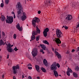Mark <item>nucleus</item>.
Segmentation results:
<instances>
[{"label": "nucleus", "instance_id": "13d9d810", "mask_svg": "<svg viewBox=\"0 0 79 79\" xmlns=\"http://www.w3.org/2000/svg\"><path fill=\"white\" fill-rule=\"evenodd\" d=\"M42 52V54H44L45 53V52L44 51L43 52Z\"/></svg>", "mask_w": 79, "mask_h": 79}, {"label": "nucleus", "instance_id": "c9c22d12", "mask_svg": "<svg viewBox=\"0 0 79 79\" xmlns=\"http://www.w3.org/2000/svg\"><path fill=\"white\" fill-rule=\"evenodd\" d=\"M56 67H58V68H60V64H57V65H56Z\"/></svg>", "mask_w": 79, "mask_h": 79}, {"label": "nucleus", "instance_id": "09e8293b", "mask_svg": "<svg viewBox=\"0 0 79 79\" xmlns=\"http://www.w3.org/2000/svg\"><path fill=\"white\" fill-rule=\"evenodd\" d=\"M1 58H2V56L0 55V62L1 61Z\"/></svg>", "mask_w": 79, "mask_h": 79}, {"label": "nucleus", "instance_id": "e433bc0d", "mask_svg": "<svg viewBox=\"0 0 79 79\" xmlns=\"http://www.w3.org/2000/svg\"><path fill=\"white\" fill-rule=\"evenodd\" d=\"M76 52H78V51H79V47H78L76 49Z\"/></svg>", "mask_w": 79, "mask_h": 79}, {"label": "nucleus", "instance_id": "ddd939ff", "mask_svg": "<svg viewBox=\"0 0 79 79\" xmlns=\"http://www.w3.org/2000/svg\"><path fill=\"white\" fill-rule=\"evenodd\" d=\"M27 18L26 13L23 12V16L21 17V19L23 21H24Z\"/></svg>", "mask_w": 79, "mask_h": 79}, {"label": "nucleus", "instance_id": "a19ab883", "mask_svg": "<svg viewBox=\"0 0 79 79\" xmlns=\"http://www.w3.org/2000/svg\"><path fill=\"white\" fill-rule=\"evenodd\" d=\"M75 52V50L74 49H73L72 50L71 52L72 53H73V52Z\"/></svg>", "mask_w": 79, "mask_h": 79}, {"label": "nucleus", "instance_id": "5fc2aeb1", "mask_svg": "<svg viewBox=\"0 0 79 79\" xmlns=\"http://www.w3.org/2000/svg\"><path fill=\"white\" fill-rule=\"evenodd\" d=\"M10 47H13V45H11V44H10Z\"/></svg>", "mask_w": 79, "mask_h": 79}, {"label": "nucleus", "instance_id": "b1692460", "mask_svg": "<svg viewBox=\"0 0 79 79\" xmlns=\"http://www.w3.org/2000/svg\"><path fill=\"white\" fill-rule=\"evenodd\" d=\"M40 69L43 72H44V73H46V70L45 69L43 68V67H41Z\"/></svg>", "mask_w": 79, "mask_h": 79}, {"label": "nucleus", "instance_id": "49530a36", "mask_svg": "<svg viewBox=\"0 0 79 79\" xmlns=\"http://www.w3.org/2000/svg\"><path fill=\"white\" fill-rule=\"evenodd\" d=\"M65 29H68V27L66 26L65 27Z\"/></svg>", "mask_w": 79, "mask_h": 79}, {"label": "nucleus", "instance_id": "412c9836", "mask_svg": "<svg viewBox=\"0 0 79 79\" xmlns=\"http://www.w3.org/2000/svg\"><path fill=\"white\" fill-rule=\"evenodd\" d=\"M1 19L2 21H5L6 18L4 15H2L1 16Z\"/></svg>", "mask_w": 79, "mask_h": 79}, {"label": "nucleus", "instance_id": "6e6552de", "mask_svg": "<svg viewBox=\"0 0 79 79\" xmlns=\"http://www.w3.org/2000/svg\"><path fill=\"white\" fill-rule=\"evenodd\" d=\"M13 71L14 74H16L17 73V70L16 69H19V65H17L16 66H13L12 67Z\"/></svg>", "mask_w": 79, "mask_h": 79}, {"label": "nucleus", "instance_id": "338daca9", "mask_svg": "<svg viewBox=\"0 0 79 79\" xmlns=\"http://www.w3.org/2000/svg\"><path fill=\"white\" fill-rule=\"evenodd\" d=\"M2 3H3V0H2Z\"/></svg>", "mask_w": 79, "mask_h": 79}, {"label": "nucleus", "instance_id": "bf43d9fd", "mask_svg": "<svg viewBox=\"0 0 79 79\" xmlns=\"http://www.w3.org/2000/svg\"><path fill=\"white\" fill-rule=\"evenodd\" d=\"M15 78H16V77H15L14 76L13 77V79H15Z\"/></svg>", "mask_w": 79, "mask_h": 79}, {"label": "nucleus", "instance_id": "9b49d317", "mask_svg": "<svg viewBox=\"0 0 79 79\" xmlns=\"http://www.w3.org/2000/svg\"><path fill=\"white\" fill-rule=\"evenodd\" d=\"M52 4V2H51L50 0H48L46 2L45 5L46 6H50Z\"/></svg>", "mask_w": 79, "mask_h": 79}, {"label": "nucleus", "instance_id": "72a5a7b5", "mask_svg": "<svg viewBox=\"0 0 79 79\" xmlns=\"http://www.w3.org/2000/svg\"><path fill=\"white\" fill-rule=\"evenodd\" d=\"M39 36H37L36 37V40L38 41L39 40Z\"/></svg>", "mask_w": 79, "mask_h": 79}, {"label": "nucleus", "instance_id": "f704fd0d", "mask_svg": "<svg viewBox=\"0 0 79 79\" xmlns=\"http://www.w3.org/2000/svg\"><path fill=\"white\" fill-rule=\"evenodd\" d=\"M2 36L4 37H5V33H4L3 31H2Z\"/></svg>", "mask_w": 79, "mask_h": 79}, {"label": "nucleus", "instance_id": "4468645a", "mask_svg": "<svg viewBox=\"0 0 79 79\" xmlns=\"http://www.w3.org/2000/svg\"><path fill=\"white\" fill-rule=\"evenodd\" d=\"M67 71H68L66 72L67 74V76H70V73H69V72L70 73H73V71H72V70H71V69L70 68H69V67H68Z\"/></svg>", "mask_w": 79, "mask_h": 79}, {"label": "nucleus", "instance_id": "c85d7f7f", "mask_svg": "<svg viewBox=\"0 0 79 79\" xmlns=\"http://www.w3.org/2000/svg\"><path fill=\"white\" fill-rule=\"evenodd\" d=\"M10 0H5V3L6 4V5H8V3H9V1Z\"/></svg>", "mask_w": 79, "mask_h": 79}, {"label": "nucleus", "instance_id": "4d7b16f0", "mask_svg": "<svg viewBox=\"0 0 79 79\" xmlns=\"http://www.w3.org/2000/svg\"><path fill=\"white\" fill-rule=\"evenodd\" d=\"M77 56V55H73V56Z\"/></svg>", "mask_w": 79, "mask_h": 79}, {"label": "nucleus", "instance_id": "680f3d73", "mask_svg": "<svg viewBox=\"0 0 79 79\" xmlns=\"http://www.w3.org/2000/svg\"><path fill=\"white\" fill-rule=\"evenodd\" d=\"M66 26H63V27H64V28H65V27H66Z\"/></svg>", "mask_w": 79, "mask_h": 79}, {"label": "nucleus", "instance_id": "ea45409f", "mask_svg": "<svg viewBox=\"0 0 79 79\" xmlns=\"http://www.w3.org/2000/svg\"><path fill=\"white\" fill-rule=\"evenodd\" d=\"M32 66V64H31V63L29 64H28L27 65V66Z\"/></svg>", "mask_w": 79, "mask_h": 79}, {"label": "nucleus", "instance_id": "a878e982", "mask_svg": "<svg viewBox=\"0 0 79 79\" xmlns=\"http://www.w3.org/2000/svg\"><path fill=\"white\" fill-rule=\"evenodd\" d=\"M73 75L75 77H77V74L76 73H73Z\"/></svg>", "mask_w": 79, "mask_h": 79}, {"label": "nucleus", "instance_id": "5701e85b", "mask_svg": "<svg viewBox=\"0 0 79 79\" xmlns=\"http://www.w3.org/2000/svg\"><path fill=\"white\" fill-rule=\"evenodd\" d=\"M5 45V43L2 40H0V45Z\"/></svg>", "mask_w": 79, "mask_h": 79}, {"label": "nucleus", "instance_id": "cd10ccee", "mask_svg": "<svg viewBox=\"0 0 79 79\" xmlns=\"http://www.w3.org/2000/svg\"><path fill=\"white\" fill-rule=\"evenodd\" d=\"M16 27H17V29L20 27V26L19 25V23H18L16 25Z\"/></svg>", "mask_w": 79, "mask_h": 79}, {"label": "nucleus", "instance_id": "69168bd1", "mask_svg": "<svg viewBox=\"0 0 79 79\" xmlns=\"http://www.w3.org/2000/svg\"><path fill=\"white\" fill-rule=\"evenodd\" d=\"M9 63H10V64H11V62H10Z\"/></svg>", "mask_w": 79, "mask_h": 79}, {"label": "nucleus", "instance_id": "f257e3e1", "mask_svg": "<svg viewBox=\"0 0 79 79\" xmlns=\"http://www.w3.org/2000/svg\"><path fill=\"white\" fill-rule=\"evenodd\" d=\"M16 7L17 9H18L19 10L17 12V16L18 18H19L21 16V11H23V7L20 2H17V5H16Z\"/></svg>", "mask_w": 79, "mask_h": 79}, {"label": "nucleus", "instance_id": "6ab92c4d", "mask_svg": "<svg viewBox=\"0 0 79 79\" xmlns=\"http://www.w3.org/2000/svg\"><path fill=\"white\" fill-rule=\"evenodd\" d=\"M55 53L56 54V55L57 56L58 58H61V56L59 53L58 52L56 51H55Z\"/></svg>", "mask_w": 79, "mask_h": 79}, {"label": "nucleus", "instance_id": "a18cd8bd", "mask_svg": "<svg viewBox=\"0 0 79 79\" xmlns=\"http://www.w3.org/2000/svg\"><path fill=\"white\" fill-rule=\"evenodd\" d=\"M66 53L67 54H69V51H67Z\"/></svg>", "mask_w": 79, "mask_h": 79}, {"label": "nucleus", "instance_id": "393cba45", "mask_svg": "<svg viewBox=\"0 0 79 79\" xmlns=\"http://www.w3.org/2000/svg\"><path fill=\"white\" fill-rule=\"evenodd\" d=\"M43 43L45 44H47V45H49V43L46 40H44L43 41Z\"/></svg>", "mask_w": 79, "mask_h": 79}, {"label": "nucleus", "instance_id": "4c0bfd02", "mask_svg": "<svg viewBox=\"0 0 79 79\" xmlns=\"http://www.w3.org/2000/svg\"><path fill=\"white\" fill-rule=\"evenodd\" d=\"M76 28H77L78 27H79V22L78 23V25H77V26L76 27Z\"/></svg>", "mask_w": 79, "mask_h": 79}, {"label": "nucleus", "instance_id": "aec40b11", "mask_svg": "<svg viewBox=\"0 0 79 79\" xmlns=\"http://www.w3.org/2000/svg\"><path fill=\"white\" fill-rule=\"evenodd\" d=\"M35 68L36 71H37L39 73H40V71H39V69H40V67H39L38 65H36L35 66Z\"/></svg>", "mask_w": 79, "mask_h": 79}, {"label": "nucleus", "instance_id": "7c9ffc66", "mask_svg": "<svg viewBox=\"0 0 79 79\" xmlns=\"http://www.w3.org/2000/svg\"><path fill=\"white\" fill-rule=\"evenodd\" d=\"M14 39H16V35L15 34H14L13 36Z\"/></svg>", "mask_w": 79, "mask_h": 79}, {"label": "nucleus", "instance_id": "20e7f679", "mask_svg": "<svg viewBox=\"0 0 79 79\" xmlns=\"http://www.w3.org/2000/svg\"><path fill=\"white\" fill-rule=\"evenodd\" d=\"M6 23L11 24L13 22V17L7 16V19L6 20Z\"/></svg>", "mask_w": 79, "mask_h": 79}, {"label": "nucleus", "instance_id": "1a4fd4ad", "mask_svg": "<svg viewBox=\"0 0 79 79\" xmlns=\"http://www.w3.org/2000/svg\"><path fill=\"white\" fill-rule=\"evenodd\" d=\"M53 41L54 42H56L57 44V45L60 46V45L58 44H60L61 43V41L60 40V39L57 38H52Z\"/></svg>", "mask_w": 79, "mask_h": 79}, {"label": "nucleus", "instance_id": "79ce46f5", "mask_svg": "<svg viewBox=\"0 0 79 79\" xmlns=\"http://www.w3.org/2000/svg\"><path fill=\"white\" fill-rule=\"evenodd\" d=\"M27 57L29 58V59H30V60H31V56H27Z\"/></svg>", "mask_w": 79, "mask_h": 79}, {"label": "nucleus", "instance_id": "603ef678", "mask_svg": "<svg viewBox=\"0 0 79 79\" xmlns=\"http://www.w3.org/2000/svg\"><path fill=\"white\" fill-rule=\"evenodd\" d=\"M7 59H8V58H9V54L7 55Z\"/></svg>", "mask_w": 79, "mask_h": 79}, {"label": "nucleus", "instance_id": "c756f323", "mask_svg": "<svg viewBox=\"0 0 79 79\" xmlns=\"http://www.w3.org/2000/svg\"><path fill=\"white\" fill-rule=\"evenodd\" d=\"M0 6L1 8H3V6H4V4H3V3H2L1 4Z\"/></svg>", "mask_w": 79, "mask_h": 79}, {"label": "nucleus", "instance_id": "0e129e2a", "mask_svg": "<svg viewBox=\"0 0 79 79\" xmlns=\"http://www.w3.org/2000/svg\"><path fill=\"white\" fill-rule=\"evenodd\" d=\"M52 50H53V51H54V48H52Z\"/></svg>", "mask_w": 79, "mask_h": 79}, {"label": "nucleus", "instance_id": "37998d69", "mask_svg": "<svg viewBox=\"0 0 79 79\" xmlns=\"http://www.w3.org/2000/svg\"><path fill=\"white\" fill-rule=\"evenodd\" d=\"M40 52H44V50H43V49H41L40 50Z\"/></svg>", "mask_w": 79, "mask_h": 79}, {"label": "nucleus", "instance_id": "4be33fe9", "mask_svg": "<svg viewBox=\"0 0 79 79\" xmlns=\"http://www.w3.org/2000/svg\"><path fill=\"white\" fill-rule=\"evenodd\" d=\"M40 45L41 47V48H43V49L44 50H45V48H46V46H45V45L44 44H40Z\"/></svg>", "mask_w": 79, "mask_h": 79}, {"label": "nucleus", "instance_id": "9d476101", "mask_svg": "<svg viewBox=\"0 0 79 79\" xmlns=\"http://www.w3.org/2000/svg\"><path fill=\"white\" fill-rule=\"evenodd\" d=\"M6 44L7 46V48L8 50V52H10V53L12 52H13V49L11 48L10 47V44L9 43L8 44L6 43Z\"/></svg>", "mask_w": 79, "mask_h": 79}, {"label": "nucleus", "instance_id": "f8f14e48", "mask_svg": "<svg viewBox=\"0 0 79 79\" xmlns=\"http://www.w3.org/2000/svg\"><path fill=\"white\" fill-rule=\"evenodd\" d=\"M49 31V29L48 28H46L44 29V31L43 32V34L44 37H46L47 35V32Z\"/></svg>", "mask_w": 79, "mask_h": 79}, {"label": "nucleus", "instance_id": "bb28decb", "mask_svg": "<svg viewBox=\"0 0 79 79\" xmlns=\"http://www.w3.org/2000/svg\"><path fill=\"white\" fill-rule=\"evenodd\" d=\"M17 29L19 30V31H23V27H20L19 28H18Z\"/></svg>", "mask_w": 79, "mask_h": 79}, {"label": "nucleus", "instance_id": "e2e57ef3", "mask_svg": "<svg viewBox=\"0 0 79 79\" xmlns=\"http://www.w3.org/2000/svg\"><path fill=\"white\" fill-rule=\"evenodd\" d=\"M67 63V62L66 61H65V63L64 64H66V63Z\"/></svg>", "mask_w": 79, "mask_h": 79}, {"label": "nucleus", "instance_id": "f03ea898", "mask_svg": "<svg viewBox=\"0 0 79 79\" xmlns=\"http://www.w3.org/2000/svg\"><path fill=\"white\" fill-rule=\"evenodd\" d=\"M36 31H33L32 32V35L31 36V39L33 40H35V35H37V33L40 34V30L39 29L37 26L36 27Z\"/></svg>", "mask_w": 79, "mask_h": 79}, {"label": "nucleus", "instance_id": "8fccbe9b", "mask_svg": "<svg viewBox=\"0 0 79 79\" xmlns=\"http://www.w3.org/2000/svg\"><path fill=\"white\" fill-rule=\"evenodd\" d=\"M12 15H15V12H12Z\"/></svg>", "mask_w": 79, "mask_h": 79}, {"label": "nucleus", "instance_id": "2eb2a0df", "mask_svg": "<svg viewBox=\"0 0 79 79\" xmlns=\"http://www.w3.org/2000/svg\"><path fill=\"white\" fill-rule=\"evenodd\" d=\"M67 16L65 18V19H67L68 21L71 20L73 17H72V15H67Z\"/></svg>", "mask_w": 79, "mask_h": 79}, {"label": "nucleus", "instance_id": "864d4df0", "mask_svg": "<svg viewBox=\"0 0 79 79\" xmlns=\"http://www.w3.org/2000/svg\"><path fill=\"white\" fill-rule=\"evenodd\" d=\"M16 18V16H15V14L14 15V18Z\"/></svg>", "mask_w": 79, "mask_h": 79}, {"label": "nucleus", "instance_id": "a211bd4d", "mask_svg": "<svg viewBox=\"0 0 79 79\" xmlns=\"http://www.w3.org/2000/svg\"><path fill=\"white\" fill-rule=\"evenodd\" d=\"M53 72L54 73V75L55 76V77H58V72H57V71H56V70H55L53 71Z\"/></svg>", "mask_w": 79, "mask_h": 79}, {"label": "nucleus", "instance_id": "de8ad7c7", "mask_svg": "<svg viewBox=\"0 0 79 79\" xmlns=\"http://www.w3.org/2000/svg\"><path fill=\"white\" fill-rule=\"evenodd\" d=\"M78 56V60H79V52H78V56Z\"/></svg>", "mask_w": 79, "mask_h": 79}, {"label": "nucleus", "instance_id": "473e14b6", "mask_svg": "<svg viewBox=\"0 0 79 79\" xmlns=\"http://www.w3.org/2000/svg\"><path fill=\"white\" fill-rule=\"evenodd\" d=\"M18 49H17L16 47H15V48L14 49V50H15V52H17Z\"/></svg>", "mask_w": 79, "mask_h": 79}, {"label": "nucleus", "instance_id": "c03bdc74", "mask_svg": "<svg viewBox=\"0 0 79 79\" xmlns=\"http://www.w3.org/2000/svg\"><path fill=\"white\" fill-rule=\"evenodd\" d=\"M41 13V11H40V10H39L38 11V14H40Z\"/></svg>", "mask_w": 79, "mask_h": 79}, {"label": "nucleus", "instance_id": "6e6d98bb", "mask_svg": "<svg viewBox=\"0 0 79 79\" xmlns=\"http://www.w3.org/2000/svg\"><path fill=\"white\" fill-rule=\"evenodd\" d=\"M72 6L74 7V6H75V5H74V4H73L72 5Z\"/></svg>", "mask_w": 79, "mask_h": 79}, {"label": "nucleus", "instance_id": "423d86ee", "mask_svg": "<svg viewBox=\"0 0 79 79\" xmlns=\"http://www.w3.org/2000/svg\"><path fill=\"white\" fill-rule=\"evenodd\" d=\"M31 54L33 57H35V56L37 55L38 54V51L37 50V49L35 48L31 52Z\"/></svg>", "mask_w": 79, "mask_h": 79}, {"label": "nucleus", "instance_id": "774afa93", "mask_svg": "<svg viewBox=\"0 0 79 79\" xmlns=\"http://www.w3.org/2000/svg\"><path fill=\"white\" fill-rule=\"evenodd\" d=\"M59 76H61V75H59Z\"/></svg>", "mask_w": 79, "mask_h": 79}, {"label": "nucleus", "instance_id": "dca6fc26", "mask_svg": "<svg viewBox=\"0 0 79 79\" xmlns=\"http://www.w3.org/2000/svg\"><path fill=\"white\" fill-rule=\"evenodd\" d=\"M6 74V72L5 71L1 72L0 73V76H2V78H4L5 77L4 75Z\"/></svg>", "mask_w": 79, "mask_h": 79}, {"label": "nucleus", "instance_id": "3c124183", "mask_svg": "<svg viewBox=\"0 0 79 79\" xmlns=\"http://www.w3.org/2000/svg\"><path fill=\"white\" fill-rule=\"evenodd\" d=\"M22 77L23 79L24 78V75H23L22 76Z\"/></svg>", "mask_w": 79, "mask_h": 79}, {"label": "nucleus", "instance_id": "58836bf2", "mask_svg": "<svg viewBox=\"0 0 79 79\" xmlns=\"http://www.w3.org/2000/svg\"><path fill=\"white\" fill-rule=\"evenodd\" d=\"M28 68L29 69H32V68L31 67H28Z\"/></svg>", "mask_w": 79, "mask_h": 79}, {"label": "nucleus", "instance_id": "7ed1b4c3", "mask_svg": "<svg viewBox=\"0 0 79 79\" xmlns=\"http://www.w3.org/2000/svg\"><path fill=\"white\" fill-rule=\"evenodd\" d=\"M40 22V19L37 17L34 18L32 20V23L33 26L34 27H35L36 25H35L36 23H38Z\"/></svg>", "mask_w": 79, "mask_h": 79}, {"label": "nucleus", "instance_id": "f3484780", "mask_svg": "<svg viewBox=\"0 0 79 79\" xmlns=\"http://www.w3.org/2000/svg\"><path fill=\"white\" fill-rule=\"evenodd\" d=\"M43 63L45 66L47 67L48 66V62H47V60L45 59H44L43 60Z\"/></svg>", "mask_w": 79, "mask_h": 79}, {"label": "nucleus", "instance_id": "0eeeda50", "mask_svg": "<svg viewBox=\"0 0 79 79\" xmlns=\"http://www.w3.org/2000/svg\"><path fill=\"white\" fill-rule=\"evenodd\" d=\"M50 68L52 71H54V70H56L57 69V67L56 66V64L55 63H53L52 64Z\"/></svg>", "mask_w": 79, "mask_h": 79}, {"label": "nucleus", "instance_id": "39448f33", "mask_svg": "<svg viewBox=\"0 0 79 79\" xmlns=\"http://www.w3.org/2000/svg\"><path fill=\"white\" fill-rule=\"evenodd\" d=\"M56 32L57 37L58 38H60L61 37H62V33L61 31H60V29H57L56 31Z\"/></svg>", "mask_w": 79, "mask_h": 79}, {"label": "nucleus", "instance_id": "2f4dec72", "mask_svg": "<svg viewBox=\"0 0 79 79\" xmlns=\"http://www.w3.org/2000/svg\"><path fill=\"white\" fill-rule=\"evenodd\" d=\"M75 70H76V71H79V68L78 67H76L75 68Z\"/></svg>", "mask_w": 79, "mask_h": 79}, {"label": "nucleus", "instance_id": "052dcab7", "mask_svg": "<svg viewBox=\"0 0 79 79\" xmlns=\"http://www.w3.org/2000/svg\"><path fill=\"white\" fill-rule=\"evenodd\" d=\"M37 79H40V78L39 77H37Z\"/></svg>", "mask_w": 79, "mask_h": 79}]
</instances>
